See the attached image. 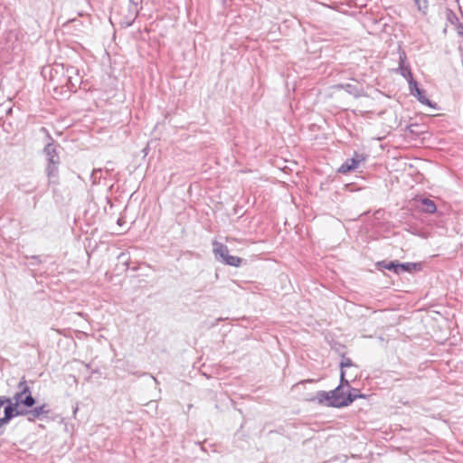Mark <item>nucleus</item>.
Masks as SVG:
<instances>
[{"label": "nucleus", "instance_id": "obj_1", "mask_svg": "<svg viewBox=\"0 0 463 463\" xmlns=\"http://www.w3.org/2000/svg\"><path fill=\"white\" fill-rule=\"evenodd\" d=\"M18 390L8 402L9 406L14 410L13 412L14 417L25 415L27 409L33 407L35 403V399L32 396L31 390L25 381L19 383Z\"/></svg>", "mask_w": 463, "mask_h": 463}, {"label": "nucleus", "instance_id": "obj_2", "mask_svg": "<svg viewBox=\"0 0 463 463\" xmlns=\"http://www.w3.org/2000/svg\"><path fill=\"white\" fill-rule=\"evenodd\" d=\"M341 383L335 390L330 392L331 397V406L332 407H344L347 406L353 402V399L347 397L345 392L343 390L344 386L349 387V383L345 378V372H341Z\"/></svg>", "mask_w": 463, "mask_h": 463}, {"label": "nucleus", "instance_id": "obj_3", "mask_svg": "<svg viewBox=\"0 0 463 463\" xmlns=\"http://www.w3.org/2000/svg\"><path fill=\"white\" fill-rule=\"evenodd\" d=\"M10 398L0 397V428L6 425L13 418L14 410L9 406Z\"/></svg>", "mask_w": 463, "mask_h": 463}, {"label": "nucleus", "instance_id": "obj_4", "mask_svg": "<svg viewBox=\"0 0 463 463\" xmlns=\"http://www.w3.org/2000/svg\"><path fill=\"white\" fill-rule=\"evenodd\" d=\"M365 156L364 154L354 153L352 158H348L339 167L338 172L345 174L357 169L360 165L365 161Z\"/></svg>", "mask_w": 463, "mask_h": 463}, {"label": "nucleus", "instance_id": "obj_5", "mask_svg": "<svg viewBox=\"0 0 463 463\" xmlns=\"http://www.w3.org/2000/svg\"><path fill=\"white\" fill-rule=\"evenodd\" d=\"M49 413V406L44 403L35 407L33 410H27L25 415H27V419L29 421H34L37 419H41L42 416L48 415Z\"/></svg>", "mask_w": 463, "mask_h": 463}, {"label": "nucleus", "instance_id": "obj_6", "mask_svg": "<svg viewBox=\"0 0 463 463\" xmlns=\"http://www.w3.org/2000/svg\"><path fill=\"white\" fill-rule=\"evenodd\" d=\"M213 252L214 254L215 259L217 260L224 263L225 260L230 255L228 247L221 242L216 241H214L213 242Z\"/></svg>", "mask_w": 463, "mask_h": 463}, {"label": "nucleus", "instance_id": "obj_7", "mask_svg": "<svg viewBox=\"0 0 463 463\" xmlns=\"http://www.w3.org/2000/svg\"><path fill=\"white\" fill-rule=\"evenodd\" d=\"M409 86L411 94L416 96L420 103L431 106L430 99L426 98L424 91L418 87L414 80H409Z\"/></svg>", "mask_w": 463, "mask_h": 463}, {"label": "nucleus", "instance_id": "obj_8", "mask_svg": "<svg viewBox=\"0 0 463 463\" xmlns=\"http://www.w3.org/2000/svg\"><path fill=\"white\" fill-rule=\"evenodd\" d=\"M406 54L404 52H401L399 55V71L400 73L408 80H413L410 67L406 64Z\"/></svg>", "mask_w": 463, "mask_h": 463}, {"label": "nucleus", "instance_id": "obj_9", "mask_svg": "<svg viewBox=\"0 0 463 463\" xmlns=\"http://www.w3.org/2000/svg\"><path fill=\"white\" fill-rule=\"evenodd\" d=\"M44 153L46 155L48 164L49 163H52V164H59L60 163V158L56 152V148L52 144H48L44 147Z\"/></svg>", "mask_w": 463, "mask_h": 463}, {"label": "nucleus", "instance_id": "obj_10", "mask_svg": "<svg viewBox=\"0 0 463 463\" xmlns=\"http://www.w3.org/2000/svg\"><path fill=\"white\" fill-rule=\"evenodd\" d=\"M335 89L345 90L350 95L354 97H360L362 95V90L352 84H338L335 87Z\"/></svg>", "mask_w": 463, "mask_h": 463}, {"label": "nucleus", "instance_id": "obj_11", "mask_svg": "<svg viewBox=\"0 0 463 463\" xmlns=\"http://www.w3.org/2000/svg\"><path fill=\"white\" fill-rule=\"evenodd\" d=\"M330 392L320 391L317 393L316 397L313 401H317L319 404L326 403L328 406H331V397Z\"/></svg>", "mask_w": 463, "mask_h": 463}, {"label": "nucleus", "instance_id": "obj_12", "mask_svg": "<svg viewBox=\"0 0 463 463\" xmlns=\"http://www.w3.org/2000/svg\"><path fill=\"white\" fill-rule=\"evenodd\" d=\"M422 211L427 213H434L437 210L435 203L428 198L421 200Z\"/></svg>", "mask_w": 463, "mask_h": 463}, {"label": "nucleus", "instance_id": "obj_13", "mask_svg": "<svg viewBox=\"0 0 463 463\" xmlns=\"http://www.w3.org/2000/svg\"><path fill=\"white\" fill-rule=\"evenodd\" d=\"M420 264L413 263V262H407V263H399L397 266V269L399 270V274L404 271L411 272L416 269L417 266Z\"/></svg>", "mask_w": 463, "mask_h": 463}, {"label": "nucleus", "instance_id": "obj_14", "mask_svg": "<svg viewBox=\"0 0 463 463\" xmlns=\"http://www.w3.org/2000/svg\"><path fill=\"white\" fill-rule=\"evenodd\" d=\"M399 263H396L394 261H381V262H378V266L383 268V269H389V270H393L396 274H399V270L397 269V266H398Z\"/></svg>", "mask_w": 463, "mask_h": 463}, {"label": "nucleus", "instance_id": "obj_15", "mask_svg": "<svg viewBox=\"0 0 463 463\" xmlns=\"http://www.w3.org/2000/svg\"><path fill=\"white\" fill-rule=\"evenodd\" d=\"M242 262V259L237 256L229 255L225 260L224 264L232 266V267H240Z\"/></svg>", "mask_w": 463, "mask_h": 463}, {"label": "nucleus", "instance_id": "obj_16", "mask_svg": "<svg viewBox=\"0 0 463 463\" xmlns=\"http://www.w3.org/2000/svg\"><path fill=\"white\" fill-rule=\"evenodd\" d=\"M58 165L59 164H52V163H49L47 167H46V172H47V175L48 177L51 179V178H53V177H57L58 175Z\"/></svg>", "mask_w": 463, "mask_h": 463}, {"label": "nucleus", "instance_id": "obj_17", "mask_svg": "<svg viewBox=\"0 0 463 463\" xmlns=\"http://www.w3.org/2000/svg\"><path fill=\"white\" fill-rule=\"evenodd\" d=\"M74 71H75V69L73 67L67 68V70H66L67 77H68L67 84H70L71 87L75 86V84L72 81V77H71V73Z\"/></svg>", "mask_w": 463, "mask_h": 463}, {"label": "nucleus", "instance_id": "obj_18", "mask_svg": "<svg viewBox=\"0 0 463 463\" xmlns=\"http://www.w3.org/2000/svg\"><path fill=\"white\" fill-rule=\"evenodd\" d=\"M347 397L352 398L353 402H354L356 398L363 397V395L359 394V391L358 390L352 389V391L349 392V393L347 394Z\"/></svg>", "mask_w": 463, "mask_h": 463}, {"label": "nucleus", "instance_id": "obj_19", "mask_svg": "<svg viewBox=\"0 0 463 463\" xmlns=\"http://www.w3.org/2000/svg\"><path fill=\"white\" fill-rule=\"evenodd\" d=\"M420 10H425L428 7L427 0H415Z\"/></svg>", "mask_w": 463, "mask_h": 463}, {"label": "nucleus", "instance_id": "obj_20", "mask_svg": "<svg viewBox=\"0 0 463 463\" xmlns=\"http://www.w3.org/2000/svg\"><path fill=\"white\" fill-rule=\"evenodd\" d=\"M341 367L342 368H345V367H349L352 365V361L350 358H343L342 361H341V364H340Z\"/></svg>", "mask_w": 463, "mask_h": 463}, {"label": "nucleus", "instance_id": "obj_21", "mask_svg": "<svg viewBox=\"0 0 463 463\" xmlns=\"http://www.w3.org/2000/svg\"><path fill=\"white\" fill-rule=\"evenodd\" d=\"M129 2L135 6L136 12H137V7L142 3V0H129Z\"/></svg>", "mask_w": 463, "mask_h": 463}]
</instances>
